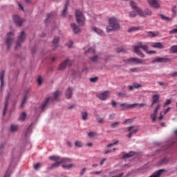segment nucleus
<instances>
[{
  "label": "nucleus",
  "mask_w": 177,
  "mask_h": 177,
  "mask_svg": "<svg viewBox=\"0 0 177 177\" xmlns=\"http://www.w3.org/2000/svg\"><path fill=\"white\" fill-rule=\"evenodd\" d=\"M160 99V95H154L152 96V104L151 106H153L154 104L158 103Z\"/></svg>",
  "instance_id": "aec40b11"
},
{
  "label": "nucleus",
  "mask_w": 177,
  "mask_h": 177,
  "mask_svg": "<svg viewBox=\"0 0 177 177\" xmlns=\"http://www.w3.org/2000/svg\"><path fill=\"white\" fill-rule=\"evenodd\" d=\"M75 145L77 147H82L83 146L82 142L80 141H76Z\"/></svg>",
  "instance_id": "a18cd8bd"
},
{
  "label": "nucleus",
  "mask_w": 177,
  "mask_h": 177,
  "mask_svg": "<svg viewBox=\"0 0 177 177\" xmlns=\"http://www.w3.org/2000/svg\"><path fill=\"white\" fill-rule=\"evenodd\" d=\"M4 77H5V71H2L0 73V81H1V87H0V91H2V88L4 85Z\"/></svg>",
  "instance_id": "dca6fc26"
},
{
  "label": "nucleus",
  "mask_w": 177,
  "mask_h": 177,
  "mask_svg": "<svg viewBox=\"0 0 177 177\" xmlns=\"http://www.w3.org/2000/svg\"><path fill=\"white\" fill-rule=\"evenodd\" d=\"M174 134L176 138L170 141L171 146L177 145V129L174 131Z\"/></svg>",
  "instance_id": "393cba45"
},
{
  "label": "nucleus",
  "mask_w": 177,
  "mask_h": 177,
  "mask_svg": "<svg viewBox=\"0 0 177 177\" xmlns=\"http://www.w3.org/2000/svg\"><path fill=\"white\" fill-rule=\"evenodd\" d=\"M10 97V95H8L7 96V98H6V103H5V107H4V111H3V115H6V111L8 109V100H9V97Z\"/></svg>",
  "instance_id": "bb28decb"
},
{
  "label": "nucleus",
  "mask_w": 177,
  "mask_h": 177,
  "mask_svg": "<svg viewBox=\"0 0 177 177\" xmlns=\"http://www.w3.org/2000/svg\"><path fill=\"white\" fill-rule=\"evenodd\" d=\"M82 120H84V121H86V120H88V113L86 111H84L82 112Z\"/></svg>",
  "instance_id": "f704fd0d"
},
{
  "label": "nucleus",
  "mask_w": 177,
  "mask_h": 177,
  "mask_svg": "<svg viewBox=\"0 0 177 177\" xmlns=\"http://www.w3.org/2000/svg\"><path fill=\"white\" fill-rule=\"evenodd\" d=\"M135 128V126H131L127 128L128 131L129 132L128 138H132V135L136 134L138 132V129H135L134 131H132Z\"/></svg>",
  "instance_id": "4468645a"
},
{
  "label": "nucleus",
  "mask_w": 177,
  "mask_h": 177,
  "mask_svg": "<svg viewBox=\"0 0 177 177\" xmlns=\"http://www.w3.org/2000/svg\"><path fill=\"white\" fill-rule=\"evenodd\" d=\"M53 101V98L48 97L47 98L44 102L43 104H41V110L44 111L46 109V107L48 106L49 102Z\"/></svg>",
  "instance_id": "a211bd4d"
},
{
  "label": "nucleus",
  "mask_w": 177,
  "mask_h": 177,
  "mask_svg": "<svg viewBox=\"0 0 177 177\" xmlns=\"http://www.w3.org/2000/svg\"><path fill=\"white\" fill-rule=\"evenodd\" d=\"M147 2L153 8L158 9L160 8V0H147Z\"/></svg>",
  "instance_id": "1a4fd4ad"
},
{
  "label": "nucleus",
  "mask_w": 177,
  "mask_h": 177,
  "mask_svg": "<svg viewBox=\"0 0 177 177\" xmlns=\"http://www.w3.org/2000/svg\"><path fill=\"white\" fill-rule=\"evenodd\" d=\"M97 121H98V122H99L100 124H103V122H104L103 118H97Z\"/></svg>",
  "instance_id": "052dcab7"
},
{
  "label": "nucleus",
  "mask_w": 177,
  "mask_h": 177,
  "mask_svg": "<svg viewBox=\"0 0 177 177\" xmlns=\"http://www.w3.org/2000/svg\"><path fill=\"white\" fill-rule=\"evenodd\" d=\"M133 152H129V153H125L123 155V158H129L133 156Z\"/></svg>",
  "instance_id": "e433bc0d"
},
{
  "label": "nucleus",
  "mask_w": 177,
  "mask_h": 177,
  "mask_svg": "<svg viewBox=\"0 0 177 177\" xmlns=\"http://www.w3.org/2000/svg\"><path fill=\"white\" fill-rule=\"evenodd\" d=\"M171 51L172 53H177V46H173L171 47Z\"/></svg>",
  "instance_id": "49530a36"
},
{
  "label": "nucleus",
  "mask_w": 177,
  "mask_h": 177,
  "mask_svg": "<svg viewBox=\"0 0 177 177\" xmlns=\"http://www.w3.org/2000/svg\"><path fill=\"white\" fill-rule=\"evenodd\" d=\"M141 87V84H134L133 86H129V91H133L136 88H139Z\"/></svg>",
  "instance_id": "a878e982"
},
{
  "label": "nucleus",
  "mask_w": 177,
  "mask_h": 177,
  "mask_svg": "<svg viewBox=\"0 0 177 177\" xmlns=\"http://www.w3.org/2000/svg\"><path fill=\"white\" fill-rule=\"evenodd\" d=\"M130 6L137 12V10H140L141 8H138L135 3V1H130Z\"/></svg>",
  "instance_id": "b1692460"
},
{
  "label": "nucleus",
  "mask_w": 177,
  "mask_h": 177,
  "mask_svg": "<svg viewBox=\"0 0 177 177\" xmlns=\"http://www.w3.org/2000/svg\"><path fill=\"white\" fill-rule=\"evenodd\" d=\"M136 17V12L135 11H131L129 12L130 18H135Z\"/></svg>",
  "instance_id": "a19ab883"
},
{
  "label": "nucleus",
  "mask_w": 177,
  "mask_h": 177,
  "mask_svg": "<svg viewBox=\"0 0 177 177\" xmlns=\"http://www.w3.org/2000/svg\"><path fill=\"white\" fill-rule=\"evenodd\" d=\"M53 17V13L48 14L47 18H46V21H48V20L50 19Z\"/></svg>",
  "instance_id": "13d9d810"
},
{
  "label": "nucleus",
  "mask_w": 177,
  "mask_h": 177,
  "mask_svg": "<svg viewBox=\"0 0 177 177\" xmlns=\"http://www.w3.org/2000/svg\"><path fill=\"white\" fill-rule=\"evenodd\" d=\"M120 126V122H112L110 124V127L111 129H116Z\"/></svg>",
  "instance_id": "473e14b6"
},
{
  "label": "nucleus",
  "mask_w": 177,
  "mask_h": 177,
  "mask_svg": "<svg viewBox=\"0 0 177 177\" xmlns=\"http://www.w3.org/2000/svg\"><path fill=\"white\" fill-rule=\"evenodd\" d=\"M111 105H112L113 107H116V106H117V104H118L117 102L115 101V100H111Z\"/></svg>",
  "instance_id": "603ef678"
},
{
  "label": "nucleus",
  "mask_w": 177,
  "mask_h": 177,
  "mask_svg": "<svg viewBox=\"0 0 177 177\" xmlns=\"http://www.w3.org/2000/svg\"><path fill=\"white\" fill-rule=\"evenodd\" d=\"M156 114L153 113L151 115V118L152 120V122L154 123L156 121Z\"/></svg>",
  "instance_id": "c03bdc74"
},
{
  "label": "nucleus",
  "mask_w": 177,
  "mask_h": 177,
  "mask_svg": "<svg viewBox=\"0 0 177 177\" xmlns=\"http://www.w3.org/2000/svg\"><path fill=\"white\" fill-rule=\"evenodd\" d=\"M71 162V159H68V158H62L59 161L53 164L50 167V169H53L55 167H58L60 164L62 163H65V162Z\"/></svg>",
  "instance_id": "9b49d317"
},
{
  "label": "nucleus",
  "mask_w": 177,
  "mask_h": 177,
  "mask_svg": "<svg viewBox=\"0 0 177 177\" xmlns=\"http://www.w3.org/2000/svg\"><path fill=\"white\" fill-rule=\"evenodd\" d=\"M169 34H177V29H173L169 32Z\"/></svg>",
  "instance_id": "e2e57ef3"
},
{
  "label": "nucleus",
  "mask_w": 177,
  "mask_h": 177,
  "mask_svg": "<svg viewBox=\"0 0 177 177\" xmlns=\"http://www.w3.org/2000/svg\"><path fill=\"white\" fill-rule=\"evenodd\" d=\"M73 91L74 88H71V87L67 88L65 94L67 99H71L73 97Z\"/></svg>",
  "instance_id": "f3484780"
},
{
  "label": "nucleus",
  "mask_w": 177,
  "mask_h": 177,
  "mask_svg": "<svg viewBox=\"0 0 177 177\" xmlns=\"http://www.w3.org/2000/svg\"><path fill=\"white\" fill-rule=\"evenodd\" d=\"M54 100L58 101L59 100L60 96L62 95V92L57 90L56 92L53 93Z\"/></svg>",
  "instance_id": "412c9836"
},
{
  "label": "nucleus",
  "mask_w": 177,
  "mask_h": 177,
  "mask_svg": "<svg viewBox=\"0 0 177 177\" xmlns=\"http://www.w3.org/2000/svg\"><path fill=\"white\" fill-rule=\"evenodd\" d=\"M30 132H31V128H30V127H28V129L26 130V133H25L26 137H27L29 133H30Z\"/></svg>",
  "instance_id": "6e6d98bb"
},
{
  "label": "nucleus",
  "mask_w": 177,
  "mask_h": 177,
  "mask_svg": "<svg viewBox=\"0 0 177 177\" xmlns=\"http://www.w3.org/2000/svg\"><path fill=\"white\" fill-rule=\"evenodd\" d=\"M148 35L150 37H156L157 36L159 35V32H156V33H153L152 32H149Z\"/></svg>",
  "instance_id": "58836bf2"
},
{
  "label": "nucleus",
  "mask_w": 177,
  "mask_h": 177,
  "mask_svg": "<svg viewBox=\"0 0 177 177\" xmlns=\"http://www.w3.org/2000/svg\"><path fill=\"white\" fill-rule=\"evenodd\" d=\"M140 48H142L149 55L156 53L155 50H149L148 45L143 44L142 42H138L136 46H134V52L140 57H145V55L140 50Z\"/></svg>",
  "instance_id": "f257e3e1"
},
{
  "label": "nucleus",
  "mask_w": 177,
  "mask_h": 177,
  "mask_svg": "<svg viewBox=\"0 0 177 177\" xmlns=\"http://www.w3.org/2000/svg\"><path fill=\"white\" fill-rule=\"evenodd\" d=\"M125 63H133L136 64H142L144 61L137 57H131L127 59H124Z\"/></svg>",
  "instance_id": "39448f33"
},
{
  "label": "nucleus",
  "mask_w": 177,
  "mask_h": 177,
  "mask_svg": "<svg viewBox=\"0 0 177 177\" xmlns=\"http://www.w3.org/2000/svg\"><path fill=\"white\" fill-rule=\"evenodd\" d=\"M18 130L17 125H11V132H15Z\"/></svg>",
  "instance_id": "ea45409f"
},
{
  "label": "nucleus",
  "mask_w": 177,
  "mask_h": 177,
  "mask_svg": "<svg viewBox=\"0 0 177 177\" xmlns=\"http://www.w3.org/2000/svg\"><path fill=\"white\" fill-rule=\"evenodd\" d=\"M140 29H141V28H140L139 26H132L131 28H129V29H128V32H132L139 30Z\"/></svg>",
  "instance_id": "c85d7f7f"
},
{
  "label": "nucleus",
  "mask_w": 177,
  "mask_h": 177,
  "mask_svg": "<svg viewBox=\"0 0 177 177\" xmlns=\"http://www.w3.org/2000/svg\"><path fill=\"white\" fill-rule=\"evenodd\" d=\"M171 11L173 12L174 16H176V12H177V11H176V6L173 7L172 9H171Z\"/></svg>",
  "instance_id": "3c124183"
},
{
  "label": "nucleus",
  "mask_w": 177,
  "mask_h": 177,
  "mask_svg": "<svg viewBox=\"0 0 177 177\" xmlns=\"http://www.w3.org/2000/svg\"><path fill=\"white\" fill-rule=\"evenodd\" d=\"M97 97L102 101L106 100L109 97H111V92L109 91H106L102 93L97 95Z\"/></svg>",
  "instance_id": "423d86ee"
},
{
  "label": "nucleus",
  "mask_w": 177,
  "mask_h": 177,
  "mask_svg": "<svg viewBox=\"0 0 177 177\" xmlns=\"http://www.w3.org/2000/svg\"><path fill=\"white\" fill-rule=\"evenodd\" d=\"M95 52V48L93 47V48H91L88 50V51L86 52V54L88 53H93L94 54Z\"/></svg>",
  "instance_id": "79ce46f5"
},
{
  "label": "nucleus",
  "mask_w": 177,
  "mask_h": 177,
  "mask_svg": "<svg viewBox=\"0 0 177 177\" xmlns=\"http://www.w3.org/2000/svg\"><path fill=\"white\" fill-rule=\"evenodd\" d=\"M59 41V37H55L53 41V46L54 47V49L56 48L59 45L58 43Z\"/></svg>",
  "instance_id": "cd10ccee"
},
{
  "label": "nucleus",
  "mask_w": 177,
  "mask_h": 177,
  "mask_svg": "<svg viewBox=\"0 0 177 177\" xmlns=\"http://www.w3.org/2000/svg\"><path fill=\"white\" fill-rule=\"evenodd\" d=\"M71 28H72V30H73V31L74 32L75 34H78L81 31V29H80L78 28V26H76L75 23H72L71 24Z\"/></svg>",
  "instance_id": "6ab92c4d"
},
{
  "label": "nucleus",
  "mask_w": 177,
  "mask_h": 177,
  "mask_svg": "<svg viewBox=\"0 0 177 177\" xmlns=\"http://www.w3.org/2000/svg\"><path fill=\"white\" fill-rule=\"evenodd\" d=\"M73 64V61L70 60V59H66L65 60L64 62H62V64H60L59 66V70L60 71H63L64 70L67 66H70Z\"/></svg>",
  "instance_id": "6e6552de"
},
{
  "label": "nucleus",
  "mask_w": 177,
  "mask_h": 177,
  "mask_svg": "<svg viewBox=\"0 0 177 177\" xmlns=\"http://www.w3.org/2000/svg\"><path fill=\"white\" fill-rule=\"evenodd\" d=\"M42 166V164L41 163H37V165H35V166H34V169H35V170H37V169H39V168L40 167H41Z\"/></svg>",
  "instance_id": "8fccbe9b"
},
{
  "label": "nucleus",
  "mask_w": 177,
  "mask_h": 177,
  "mask_svg": "<svg viewBox=\"0 0 177 177\" xmlns=\"http://www.w3.org/2000/svg\"><path fill=\"white\" fill-rule=\"evenodd\" d=\"M130 71H131V73H137V72H138V68H131V69H130Z\"/></svg>",
  "instance_id": "4d7b16f0"
},
{
  "label": "nucleus",
  "mask_w": 177,
  "mask_h": 177,
  "mask_svg": "<svg viewBox=\"0 0 177 177\" xmlns=\"http://www.w3.org/2000/svg\"><path fill=\"white\" fill-rule=\"evenodd\" d=\"M165 169L158 170L149 177H160V175L162 174V172H165Z\"/></svg>",
  "instance_id": "5701e85b"
},
{
  "label": "nucleus",
  "mask_w": 177,
  "mask_h": 177,
  "mask_svg": "<svg viewBox=\"0 0 177 177\" xmlns=\"http://www.w3.org/2000/svg\"><path fill=\"white\" fill-rule=\"evenodd\" d=\"M151 46L156 48H163L164 45L160 42L152 43Z\"/></svg>",
  "instance_id": "4be33fe9"
},
{
  "label": "nucleus",
  "mask_w": 177,
  "mask_h": 177,
  "mask_svg": "<svg viewBox=\"0 0 177 177\" xmlns=\"http://www.w3.org/2000/svg\"><path fill=\"white\" fill-rule=\"evenodd\" d=\"M73 164H71V165H63L62 167H63L64 168H66V169H68L73 167Z\"/></svg>",
  "instance_id": "bf43d9fd"
},
{
  "label": "nucleus",
  "mask_w": 177,
  "mask_h": 177,
  "mask_svg": "<svg viewBox=\"0 0 177 177\" xmlns=\"http://www.w3.org/2000/svg\"><path fill=\"white\" fill-rule=\"evenodd\" d=\"M170 59L169 58H164V57H158L152 61L153 64L156 63H167L169 62Z\"/></svg>",
  "instance_id": "ddd939ff"
},
{
  "label": "nucleus",
  "mask_w": 177,
  "mask_h": 177,
  "mask_svg": "<svg viewBox=\"0 0 177 177\" xmlns=\"http://www.w3.org/2000/svg\"><path fill=\"white\" fill-rule=\"evenodd\" d=\"M13 20L19 27L21 26L22 24L24 22V19L20 18L19 16L17 15L13 16Z\"/></svg>",
  "instance_id": "f8f14e48"
},
{
  "label": "nucleus",
  "mask_w": 177,
  "mask_h": 177,
  "mask_svg": "<svg viewBox=\"0 0 177 177\" xmlns=\"http://www.w3.org/2000/svg\"><path fill=\"white\" fill-rule=\"evenodd\" d=\"M28 98V95H27V93L24 95V98H23V100H22V102H21V106L23 108L24 107V105L26 104V100Z\"/></svg>",
  "instance_id": "4c0bfd02"
},
{
  "label": "nucleus",
  "mask_w": 177,
  "mask_h": 177,
  "mask_svg": "<svg viewBox=\"0 0 177 177\" xmlns=\"http://www.w3.org/2000/svg\"><path fill=\"white\" fill-rule=\"evenodd\" d=\"M171 103V101L170 100H167L166 101V103H165V106H166L170 104Z\"/></svg>",
  "instance_id": "69168bd1"
},
{
  "label": "nucleus",
  "mask_w": 177,
  "mask_h": 177,
  "mask_svg": "<svg viewBox=\"0 0 177 177\" xmlns=\"http://www.w3.org/2000/svg\"><path fill=\"white\" fill-rule=\"evenodd\" d=\"M75 18H76L77 23L80 26H84V25L85 17H84V15L83 12L82 11H80V10H76V11H75Z\"/></svg>",
  "instance_id": "7ed1b4c3"
},
{
  "label": "nucleus",
  "mask_w": 177,
  "mask_h": 177,
  "mask_svg": "<svg viewBox=\"0 0 177 177\" xmlns=\"http://www.w3.org/2000/svg\"><path fill=\"white\" fill-rule=\"evenodd\" d=\"M91 82H96L98 80V77H91L90 79Z\"/></svg>",
  "instance_id": "864d4df0"
},
{
  "label": "nucleus",
  "mask_w": 177,
  "mask_h": 177,
  "mask_svg": "<svg viewBox=\"0 0 177 177\" xmlns=\"http://www.w3.org/2000/svg\"><path fill=\"white\" fill-rule=\"evenodd\" d=\"M26 118V113L25 112H23L21 114V115H20V117L19 118V121H25Z\"/></svg>",
  "instance_id": "c9c22d12"
},
{
  "label": "nucleus",
  "mask_w": 177,
  "mask_h": 177,
  "mask_svg": "<svg viewBox=\"0 0 177 177\" xmlns=\"http://www.w3.org/2000/svg\"><path fill=\"white\" fill-rule=\"evenodd\" d=\"M109 26H106V32L109 33L111 31H115L120 29V25L118 23V19L115 17L109 18Z\"/></svg>",
  "instance_id": "f03ea898"
},
{
  "label": "nucleus",
  "mask_w": 177,
  "mask_h": 177,
  "mask_svg": "<svg viewBox=\"0 0 177 177\" xmlns=\"http://www.w3.org/2000/svg\"><path fill=\"white\" fill-rule=\"evenodd\" d=\"M115 117V113H111L109 115V120H113Z\"/></svg>",
  "instance_id": "5fc2aeb1"
},
{
  "label": "nucleus",
  "mask_w": 177,
  "mask_h": 177,
  "mask_svg": "<svg viewBox=\"0 0 177 177\" xmlns=\"http://www.w3.org/2000/svg\"><path fill=\"white\" fill-rule=\"evenodd\" d=\"M38 84L39 86H41L42 84V78L41 77H39L38 78Z\"/></svg>",
  "instance_id": "680f3d73"
},
{
  "label": "nucleus",
  "mask_w": 177,
  "mask_h": 177,
  "mask_svg": "<svg viewBox=\"0 0 177 177\" xmlns=\"http://www.w3.org/2000/svg\"><path fill=\"white\" fill-rule=\"evenodd\" d=\"M14 36H15V35L13 34V32H10L8 35V38L6 41V44L7 45L8 49H10V46H12V42H13V37Z\"/></svg>",
  "instance_id": "0eeeda50"
},
{
  "label": "nucleus",
  "mask_w": 177,
  "mask_h": 177,
  "mask_svg": "<svg viewBox=\"0 0 177 177\" xmlns=\"http://www.w3.org/2000/svg\"><path fill=\"white\" fill-rule=\"evenodd\" d=\"M118 53H127V50L123 48H117Z\"/></svg>",
  "instance_id": "37998d69"
},
{
  "label": "nucleus",
  "mask_w": 177,
  "mask_h": 177,
  "mask_svg": "<svg viewBox=\"0 0 177 177\" xmlns=\"http://www.w3.org/2000/svg\"><path fill=\"white\" fill-rule=\"evenodd\" d=\"M68 2H66L65 3V7L63 10V12H62V16L63 17H66V12H67V10H68Z\"/></svg>",
  "instance_id": "72a5a7b5"
},
{
  "label": "nucleus",
  "mask_w": 177,
  "mask_h": 177,
  "mask_svg": "<svg viewBox=\"0 0 177 177\" xmlns=\"http://www.w3.org/2000/svg\"><path fill=\"white\" fill-rule=\"evenodd\" d=\"M25 38H26V34H25V32L23 31V32L21 33V35H20V36L19 37L18 40H17V41L16 47H15L16 49H17L18 48L20 47L21 44L24 41Z\"/></svg>",
  "instance_id": "9d476101"
},
{
  "label": "nucleus",
  "mask_w": 177,
  "mask_h": 177,
  "mask_svg": "<svg viewBox=\"0 0 177 177\" xmlns=\"http://www.w3.org/2000/svg\"><path fill=\"white\" fill-rule=\"evenodd\" d=\"M93 62H97L99 60V57L97 55L94 56L91 58Z\"/></svg>",
  "instance_id": "09e8293b"
},
{
  "label": "nucleus",
  "mask_w": 177,
  "mask_h": 177,
  "mask_svg": "<svg viewBox=\"0 0 177 177\" xmlns=\"http://www.w3.org/2000/svg\"><path fill=\"white\" fill-rule=\"evenodd\" d=\"M169 162V160L166 158H163L162 161H160V165L167 164Z\"/></svg>",
  "instance_id": "de8ad7c7"
},
{
  "label": "nucleus",
  "mask_w": 177,
  "mask_h": 177,
  "mask_svg": "<svg viewBox=\"0 0 177 177\" xmlns=\"http://www.w3.org/2000/svg\"><path fill=\"white\" fill-rule=\"evenodd\" d=\"M95 136V133L94 132H89L88 133V137L92 138Z\"/></svg>",
  "instance_id": "338daca9"
},
{
  "label": "nucleus",
  "mask_w": 177,
  "mask_h": 177,
  "mask_svg": "<svg viewBox=\"0 0 177 177\" xmlns=\"http://www.w3.org/2000/svg\"><path fill=\"white\" fill-rule=\"evenodd\" d=\"M137 13L141 17H146L147 16L152 15V11L150 9H145L142 10V9H137Z\"/></svg>",
  "instance_id": "20e7f679"
},
{
  "label": "nucleus",
  "mask_w": 177,
  "mask_h": 177,
  "mask_svg": "<svg viewBox=\"0 0 177 177\" xmlns=\"http://www.w3.org/2000/svg\"><path fill=\"white\" fill-rule=\"evenodd\" d=\"M93 30L97 33L100 36H103L104 35V32L102 30V29H98V28H93Z\"/></svg>",
  "instance_id": "c756f323"
},
{
  "label": "nucleus",
  "mask_w": 177,
  "mask_h": 177,
  "mask_svg": "<svg viewBox=\"0 0 177 177\" xmlns=\"http://www.w3.org/2000/svg\"><path fill=\"white\" fill-rule=\"evenodd\" d=\"M160 19L163 21H171L172 20V18L169 17H166L164 15L161 14L160 15Z\"/></svg>",
  "instance_id": "7c9ffc66"
},
{
  "label": "nucleus",
  "mask_w": 177,
  "mask_h": 177,
  "mask_svg": "<svg viewBox=\"0 0 177 177\" xmlns=\"http://www.w3.org/2000/svg\"><path fill=\"white\" fill-rule=\"evenodd\" d=\"M137 104H127V103H122L120 104V106L122 107V110H126V109H132Z\"/></svg>",
  "instance_id": "2eb2a0df"
},
{
  "label": "nucleus",
  "mask_w": 177,
  "mask_h": 177,
  "mask_svg": "<svg viewBox=\"0 0 177 177\" xmlns=\"http://www.w3.org/2000/svg\"><path fill=\"white\" fill-rule=\"evenodd\" d=\"M171 76L173 77H177V71H175V72H173L172 73H171Z\"/></svg>",
  "instance_id": "0e129e2a"
},
{
  "label": "nucleus",
  "mask_w": 177,
  "mask_h": 177,
  "mask_svg": "<svg viewBox=\"0 0 177 177\" xmlns=\"http://www.w3.org/2000/svg\"><path fill=\"white\" fill-rule=\"evenodd\" d=\"M48 159L50 160L55 161L56 162H59L62 160L59 156H50Z\"/></svg>",
  "instance_id": "2f4dec72"
},
{
  "label": "nucleus",
  "mask_w": 177,
  "mask_h": 177,
  "mask_svg": "<svg viewBox=\"0 0 177 177\" xmlns=\"http://www.w3.org/2000/svg\"><path fill=\"white\" fill-rule=\"evenodd\" d=\"M123 175H124V174H123V173H121V174H120L119 175L114 176H112V177H122Z\"/></svg>",
  "instance_id": "774afa93"
}]
</instances>
